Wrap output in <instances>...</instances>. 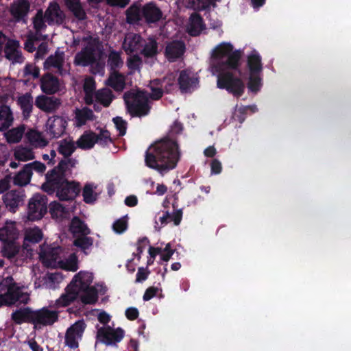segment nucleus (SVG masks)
<instances>
[{
  "instance_id": "obj_1",
  "label": "nucleus",
  "mask_w": 351,
  "mask_h": 351,
  "mask_svg": "<svg viewBox=\"0 0 351 351\" xmlns=\"http://www.w3.org/2000/svg\"><path fill=\"white\" fill-rule=\"evenodd\" d=\"M242 55L241 50L233 51V46L229 43L219 45L212 54L211 69L213 73L217 75V87L227 90L237 98L243 95L245 86L242 79L234 75L232 71L241 73Z\"/></svg>"
},
{
  "instance_id": "obj_2",
  "label": "nucleus",
  "mask_w": 351,
  "mask_h": 351,
  "mask_svg": "<svg viewBox=\"0 0 351 351\" xmlns=\"http://www.w3.org/2000/svg\"><path fill=\"white\" fill-rule=\"evenodd\" d=\"M182 131V124L176 121L171 127L168 137L151 145L146 150L145 165L161 174L173 169L180 158L176 136L181 134Z\"/></svg>"
},
{
  "instance_id": "obj_3",
  "label": "nucleus",
  "mask_w": 351,
  "mask_h": 351,
  "mask_svg": "<svg viewBox=\"0 0 351 351\" xmlns=\"http://www.w3.org/2000/svg\"><path fill=\"white\" fill-rule=\"evenodd\" d=\"M48 195L56 193L60 201L73 200L80 192V184L75 181L64 179H51L45 181L41 186Z\"/></svg>"
},
{
  "instance_id": "obj_4",
  "label": "nucleus",
  "mask_w": 351,
  "mask_h": 351,
  "mask_svg": "<svg viewBox=\"0 0 351 351\" xmlns=\"http://www.w3.org/2000/svg\"><path fill=\"white\" fill-rule=\"evenodd\" d=\"M123 97L127 111L131 117H143L150 113L152 104L145 91L127 92Z\"/></svg>"
},
{
  "instance_id": "obj_5",
  "label": "nucleus",
  "mask_w": 351,
  "mask_h": 351,
  "mask_svg": "<svg viewBox=\"0 0 351 351\" xmlns=\"http://www.w3.org/2000/svg\"><path fill=\"white\" fill-rule=\"evenodd\" d=\"M47 199L41 194H35L28 204V218L35 221L40 219L47 213Z\"/></svg>"
},
{
  "instance_id": "obj_6",
  "label": "nucleus",
  "mask_w": 351,
  "mask_h": 351,
  "mask_svg": "<svg viewBox=\"0 0 351 351\" xmlns=\"http://www.w3.org/2000/svg\"><path fill=\"white\" fill-rule=\"evenodd\" d=\"M124 337V330L121 328L113 329L110 326L101 327L97 332V339L106 346L115 345Z\"/></svg>"
},
{
  "instance_id": "obj_7",
  "label": "nucleus",
  "mask_w": 351,
  "mask_h": 351,
  "mask_svg": "<svg viewBox=\"0 0 351 351\" xmlns=\"http://www.w3.org/2000/svg\"><path fill=\"white\" fill-rule=\"evenodd\" d=\"M86 327V324L84 319H80L68 328L65 334V344L70 348H77L79 347L77 339L82 338Z\"/></svg>"
},
{
  "instance_id": "obj_8",
  "label": "nucleus",
  "mask_w": 351,
  "mask_h": 351,
  "mask_svg": "<svg viewBox=\"0 0 351 351\" xmlns=\"http://www.w3.org/2000/svg\"><path fill=\"white\" fill-rule=\"evenodd\" d=\"M5 284L8 287L7 291L4 294L0 295V304L5 306H11L20 300L22 293L14 282L12 277H8L5 279Z\"/></svg>"
},
{
  "instance_id": "obj_9",
  "label": "nucleus",
  "mask_w": 351,
  "mask_h": 351,
  "mask_svg": "<svg viewBox=\"0 0 351 351\" xmlns=\"http://www.w3.org/2000/svg\"><path fill=\"white\" fill-rule=\"evenodd\" d=\"M58 320V313L51 311L47 307L34 311L33 325L36 328L39 326H52Z\"/></svg>"
},
{
  "instance_id": "obj_10",
  "label": "nucleus",
  "mask_w": 351,
  "mask_h": 351,
  "mask_svg": "<svg viewBox=\"0 0 351 351\" xmlns=\"http://www.w3.org/2000/svg\"><path fill=\"white\" fill-rule=\"evenodd\" d=\"M67 126L66 120L62 117L53 116L48 119L47 132L52 138H58L64 134Z\"/></svg>"
},
{
  "instance_id": "obj_11",
  "label": "nucleus",
  "mask_w": 351,
  "mask_h": 351,
  "mask_svg": "<svg viewBox=\"0 0 351 351\" xmlns=\"http://www.w3.org/2000/svg\"><path fill=\"white\" fill-rule=\"evenodd\" d=\"M25 194L22 190H11L3 195V201L5 207L12 213L24 203Z\"/></svg>"
},
{
  "instance_id": "obj_12",
  "label": "nucleus",
  "mask_w": 351,
  "mask_h": 351,
  "mask_svg": "<svg viewBox=\"0 0 351 351\" xmlns=\"http://www.w3.org/2000/svg\"><path fill=\"white\" fill-rule=\"evenodd\" d=\"M143 41V38L141 35L134 32H129L125 36L122 47L126 54L130 56L141 49Z\"/></svg>"
},
{
  "instance_id": "obj_13",
  "label": "nucleus",
  "mask_w": 351,
  "mask_h": 351,
  "mask_svg": "<svg viewBox=\"0 0 351 351\" xmlns=\"http://www.w3.org/2000/svg\"><path fill=\"white\" fill-rule=\"evenodd\" d=\"M95 46L88 44L78 52L74 58V64L78 66H87L96 62Z\"/></svg>"
},
{
  "instance_id": "obj_14",
  "label": "nucleus",
  "mask_w": 351,
  "mask_h": 351,
  "mask_svg": "<svg viewBox=\"0 0 351 351\" xmlns=\"http://www.w3.org/2000/svg\"><path fill=\"white\" fill-rule=\"evenodd\" d=\"M186 51V45L182 40H173L167 44L165 56L171 62H175L180 58Z\"/></svg>"
},
{
  "instance_id": "obj_15",
  "label": "nucleus",
  "mask_w": 351,
  "mask_h": 351,
  "mask_svg": "<svg viewBox=\"0 0 351 351\" xmlns=\"http://www.w3.org/2000/svg\"><path fill=\"white\" fill-rule=\"evenodd\" d=\"M19 48V42L16 40L9 39L5 45V57L13 64H21L24 61V58Z\"/></svg>"
},
{
  "instance_id": "obj_16",
  "label": "nucleus",
  "mask_w": 351,
  "mask_h": 351,
  "mask_svg": "<svg viewBox=\"0 0 351 351\" xmlns=\"http://www.w3.org/2000/svg\"><path fill=\"white\" fill-rule=\"evenodd\" d=\"M198 83V79L191 75L187 69L182 70L178 78V84L182 93H191Z\"/></svg>"
},
{
  "instance_id": "obj_17",
  "label": "nucleus",
  "mask_w": 351,
  "mask_h": 351,
  "mask_svg": "<svg viewBox=\"0 0 351 351\" xmlns=\"http://www.w3.org/2000/svg\"><path fill=\"white\" fill-rule=\"evenodd\" d=\"M45 18L49 25H60L64 22L65 15L58 3L51 2L45 12Z\"/></svg>"
},
{
  "instance_id": "obj_18",
  "label": "nucleus",
  "mask_w": 351,
  "mask_h": 351,
  "mask_svg": "<svg viewBox=\"0 0 351 351\" xmlns=\"http://www.w3.org/2000/svg\"><path fill=\"white\" fill-rule=\"evenodd\" d=\"M141 14L148 24L156 23L162 17V12L153 2L147 3L142 7Z\"/></svg>"
},
{
  "instance_id": "obj_19",
  "label": "nucleus",
  "mask_w": 351,
  "mask_h": 351,
  "mask_svg": "<svg viewBox=\"0 0 351 351\" xmlns=\"http://www.w3.org/2000/svg\"><path fill=\"white\" fill-rule=\"evenodd\" d=\"M60 99L55 97L40 95L36 97L35 105L41 110L51 113L55 112L60 106Z\"/></svg>"
},
{
  "instance_id": "obj_20",
  "label": "nucleus",
  "mask_w": 351,
  "mask_h": 351,
  "mask_svg": "<svg viewBox=\"0 0 351 351\" xmlns=\"http://www.w3.org/2000/svg\"><path fill=\"white\" fill-rule=\"evenodd\" d=\"M40 88L43 93L52 95L60 90V82L57 77L47 73L40 78Z\"/></svg>"
},
{
  "instance_id": "obj_21",
  "label": "nucleus",
  "mask_w": 351,
  "mask_h": 351,
  "mask_svg": "<svg viewBox=\"0 0 351 351\" xmlns=\"http://www.w3.org/2000/svg\"><path fill=\"white\" fill-rule=\"evenodd\" d=\"M78 295L77 289L70 282L65 289V293L56 301V305L58 308L68 306L77 298Z\"/></svg>"
},
{
  "instance_id": "obj_22",
  "label": "nucleus",
  "mask_w": 351,
  "mask_h": 351,
  "mask_svg": "<svg viewBox=\"0 0 351 351\" xmlns=\"http://www.w3.org/2000/svg\"><path fill=\"white\" fill-rule=\"evenodd\" d=\"M34 310L30 307H22L14 311L11 314V319L15 324L21 325L23 323L33 324Z\"/></svg>"
},
{
  "instance_id": "obj_23",
  "label": "nucleus",
  "mask_w": 351,
  "mask_h": 351,
  "mask_svg": "<svg viewBox=\"0 0 351 351\" xmlns=\"http://www.w3.org/2000/svg\"><path fill=\"white\" fill-rule=\"evenodd\" d=\"M64 62V53L56 51L53 55L49 56L44 62L43 66L46 70L51 68L57 69L60 75L63 74V64Z\"/></svg>"
},
{
  "instance_id": "obj_24",
  "label": "nucleus",
  "mask_w": 351,
  "mask_h": 351,
  "mask_svg": "<svg viewBox=\"0 0 351 351\" xmlns=\"http://www.w3.org/2000/svg\"><path fill=\"white\" fill-rule=\"evenodd\" d=\"M246 66L249 73H263L262 58L258 52L253 50L247 57Z\"/></svg>"
},
{
  "instance_id": "obj_25",
  "label": "nucleus",
  "mask_w": 351,
  "mask_h": 351,
  "mask_svg": "<svg viewBox=\"0 0 351 351\" xmlns=\"http://www.w3.org/2000/svg\"><path fill=\"white\" fill-rule=\"evenodd\" d=\"M106 84L117 92H121L125 87V76L118 71L110 72Z\"/></svg>"
},
{
  "instance_id": "obj_26",
  "label": "nucleus",
  "mask_w": 351,
  "mask_h": 351,
  "mask_svg": "<svg viewBox=\"0 0 351 351\" xmlns=\"http://www.w3.org/2000/svg\"><path fill=\"white\" fill-rule=\"evenodd\" d=\"M30 4L27 0H18L12 5L10 12L14 18L19 21L27 16Z\"/></svg>"
},
{
  "instance_id": "obj_27",
  "label": "nucleus",
  "mask_w": 351,
  "mask_h": 351,
  "mask_svg": "<svg viewBox=\"0 0 351 351\" xmlns=\"http://www.w3.org/2000/svg\"><path fill=\"white\" fill-rule=\"evenodd\" d=\"M93 281L92 274L88 271H80L75 274L71 283L80 291V289L91 287L90 284Z\"/></svg>"
},
{
  "instance_id": "obj_28",
  "label": "nucleus",
  "mask_w": 351,
  "mask_h": 351,
  "mask_svg": "<svg viewBox=\"0 0 351 351\" xmlns=\"http://www.w3.org/2000/svg\"><path fill=\"white\" fill-rule=\"evenodd\" d=\"M69 230L74 237L83 234H90L91 232L88 226L79 217H74L71 219Z\"/></svg>"
},
{
  "instance_id": "obj_29",
  "label": "nucleus",
  "mask_w": 351,
  "mask_h": 351,
  "mask_svg": "<svg viewBox=\"0 0 351 351\" xmlns=\"http://www.w3.org/2000/svg\"><path fill=\"white\" fill-rule=\"evenodd\" d=\"M190 21L189 34L192 36H199L206 28L202 17L197 13H193L190 16Z\"/></svg>"
},
{
  "instance_id": "obj_30",
  "label": "nucleus",
  "mask_w": 351,
  "mask_h": 351,
  "mask_svg": "<svg viewBox=\"0 0 351 351\" xmlns=\"http://www.w3.org/2000/svg\"><path fill=\"white\" fill-rule=\"evenodd\" d=\"M69 165L66 164V158L62 159L58 165L51 170L49 171L45 175V180L52 179H64L66 178V171L68 169Z\"/></svg>"
},
{
  "instance_id": "obj_31",
  "label": "nucleus",
  "mask_w": 351,
  "mask_h": 351,
  "mask_svg": "<svg viewBox=\"0 0 351 351\" xmlns=\"http://www.w3.org/2000/svg\"><path fill=\"white\" fill-rule=\"evenodd\" d=\"M17 237L18 232L14 223H6L0 228V240L3 243L14 241Z\"/></svg>"
},
{
  "instance_id": "obj_32",
  "label": "nucleus",
  "mask_w": 351,
  "mask_h": 351,
  "mask_svg": "<svg viewBox=\"0 0 351 351\" xmlns=\"http://www.w3.org/2000/svg\"><path fill=\"white\" fill-rule=\"evenodd\" d=\"M13 114L11 109L6 105L0 106V131L9 128L13 123Z\"/></svg>"
},
{
  "instance_id": "obj_33",
  "label": "nucleus",
  "mask_w": 351,
  "mask_h": 351,
  "mask_svg": "<svg viewBox=\"0 0 351 351\" xmlns=\"http://www.w3.org/2000/svg\"><path fill=\"white\" fill-rule=\"evenodd\" d=\"M65 5L78 20L83 21L86 19V14L81 4L80 0H65Z\"/></svg>"
},
{
  "instance_id": "obj_34",
  "label": "nucleus",
  "mask_w": 351,
  "mask_h": 351,
  "mask_svg": "<svg viewBox=\"0 0 351 351\" xmlns=\"http://www.w3.org/2000/svg\"><path fill=\"white\" fill-rule=\"evenodd\" d=\"M97 142L95 140V132H85L77 141V146L82 149H90L94 147Z\"/></svg>"
},
{
  "instance_id": "obj_35",
  "label": "nucleus",
  "mask_w": 351,
  "mask_h": 351,
  "mask_svg": "<svg viewBox=\"0 0 351 351\" xmlns=\"http://www.w3.org/2000/svg\"><path fill=\"white\" fill-rule=\"evenodd\" d=\"M80 291L84 292L80 297L84 304H94L97 302L98 292L95 287L80 289Z\"/></svg>"
},
{
  "instance_id": "obj_36",
  "label": "nucleus",
  "mask_w": 351,
  "mask_h": 351,
  "mask_svg": "<svg viewBox=\"0 0 351 351\" xmlns=\"http://www.w3.org/2000/svg\"><path fill=\"white\" fill-rule=\"evenodd\" d=\"M263 73H249L247 88L249 92L256 94L263 86Z\"/></svg>"
},
{
  "instance_id": "obj_37",
  "label": "nucleus",
  "mask_w": 351,
  "mask_h": 351,
  "mask_svg": "<svg viewBox=\"0 0 351 351\" xmlns=\"http://www.w3.org/2000/svg\"><path fill=\"white\" fill-rule=\"evenodd\" d=\"M32 176V172L26 168L25 164L23 169L14 176L13 183L19 186H26L30 182Z\"/></svg>"
},
{
  "instance_id": "obj_38",
  "label": "nucleus",
  "mask_w": 351,
  "mask_h": 351,
  "mask_svg": "<svg viewBox=\"0 0 351 351\" xmlns=\"http://www.w3.org/2000/svg\"><path fill=\"white\" fill-rule=\"evenodd\" d=\"M158 47L157 41L154 38H149L148 42L141 49V53L147 58H154L158 53Z\"/></svg>"
},
{
  "instance_id": "obj_39",
  "label": "nucleus",
  "mask_w": 351,
  "mask_h": 351,
  "mask_svg": "<svg viewBox=\"0 0 351 351\" xmlns=\"http://www.w3.org/2000/svg\"><path fill=\"white\" fill-rule=\"evenodd\" d=\"M94 113L93 110L87 107L82 109H77L75 112V119L77 126H82L86 124L87 121L94 119Z\"/></svg>"
},
{
  "instance_id": "obj_40",
  "label": "nucleus",
  "mask_w": 351,
  "mask_h": 351,
  "mask_svg": "<svg viewBox=\"0 0 351 351\" xmlns=\"http://www.w3.org/2000/svg\"><path fill=\"white\" fill-rule=\"evenodd\" d=\"M21 247L14 241L3 243L2 254L10 260L14 258L20 252Z\"/></svg>"
},
{
  "instance_id": "obj_41",
  "label": "nucleus",
  "mask_w": 351,
  "mask_h": 351,
  "mask_svg": "<svg viewBox=\"0 0 351 351\" xmlns=\"http://www.w3.org/2000/svg\"><path fill=\"white\" fill-rule=\"evenodd\" d=\"M125 16L128 23H138L142 18L141 9L136 4H132L125 11Z\"/></svg>"
},
{
  "instance_id": "obj_42",
  "label": "nucleus",
  "mask_w": 351,
  "mask_h": 351,
  "mask_svg": "<svg viewBox=\"0 0 351 351\" xmlns=\"http://www.w3.org/2000/svg\"><path fill=\"white\" fill-rule=\"evenodd\" d=\"M60 247L49 248L41 252L40 256L44 263L51 265L56 263L60 258Z\"/></svg>"
},
{
  "instance_id": "obj_43",
  "label": "nucleus",
  "mask_w": 351,
  "mask_h": 351,
  "mask_svg": "<svg viewBox=\"0 0 351 351\" xmlns=\"http://www.w3.org/2000/svg\"><path fill=\"white\" fill-rule=\"evenodd\" d=\"M114 99L112 92L109 89L99 90L95 94V100L104 107H108Z\"/></svg>"
},
{
  "instance_id": "obj_44",
  "label": "nucleus",
  "mask_w": 351,
  "mask_h": 351,
  "mask_svg": "<svg viewBox=\"0 0 351 351\" xmlns=\"http://www.w3.org/2000/svg\"><path fill=\"white\" fill-rule=\"evenodd\" d=\"M76 149V146L73 141L63 139L60 141L58 152L62 155L64 158L70 157Z\"/></svg>"
},
{
  "instance_id": "obj_45",
  "label": "nucleus",
  "mask_w": 351,
  "mask_h": 351,
  "mask_svg": "<svg viewBox=\"0 0 351 351\" xmlns=\"http://www.w3.org/2000/svg\"><path fill=\"white\" fill-rule=\"evenodd\" d=\"M88 234L80 235L75 237L73 245L80 248L83 252L86 253V250H88L93 245V239L88 237Z\"/></svg>"
},
{
  "instance_id": "obj_46",
  "label": "nucleus",
  "mask_w": 351,
  "mask_h": 351,
  "mask_svg": "<svg viewBox=\"0 0 351 351\" xmlns=\"http://www.w3.org/2000/svg\"><path fill=\"white\" fill-rule=\"evenodd\" d=\"M18 103L24 115L29 116L33 108V98L30 94H25L19 97Z\"/></svg>"
},
{
  "instance_id": "obj_47",
  "label": "nucleus",
  "mask_w": 351,
  "mask_h": 351,
  "mask_svg": "<svg viewBox=\"0 0 351 351\" xmlns=\"http://www.w3.org/2000/svg\"><path fill=\"white\" fill-rule=\"evenodd\" d=\"M151 89V93L149 94V98L153 100H158L163 96V89L162 81L159 79H155L150 82L149 85Z\"/></svg>"
},
{
  "instance_id": "obj_48",
  "label": "nucleus",
  "mask_w": 351,
  "mask_h": 351,
  "mask_svg": "<svg viewBox=\"0 0 351 351\" xmlns=\"http://www.w3.org/2000/svg\"><path fill=\"white\" fill-rule=\"evenodd\" d=\"M14 158L18 160L27 161L34 158V154L31 148L19 147L14 151Z\"/></svg>"
},
{
  "instance_id": "obj_49",
  "label": "nucleus",
  "mask_w": 351,
  "mask_h": 351,
  "mask_svg": "<svg viewBox=\"0 0 351 351\" xmlns=\"http://www.w3.org/2000/svg\"><path fill=\"white\" fill-rule=\"evenodd\" d=\"M24 128L23 127H18L13 128L8 132L6 134V139L9 143H19L23 135Z\"/></svg>"
},
{
  "instance_id": "obj_50",
  "label": "nucleus",
  "mask_w": 351,
  "mask_h": 351,
  "mask_svg": "<svg viewBox=\"0 0 351 351\" xmlns=\"http://www.w3.org/2000/svg\"><path fill=\"white\" fill-rule=\"evenodd\" d=\"M95 140H97L96 143L102 147L113 143V140L110 136V132L107 130H101L98 134L95 133Z\"/></svg>"
},
{
  "instance_id": "obj_51",
  "label": "nucleus",
  "mask_w": 351,
  "mask_h": 351,
  "mask_svg": "<svg viewBox=\"0 0 351 351\" xmlns=\"http://www.w3.org/2000/svg\"><path fill=\"white\" fill-rule=\"evenodd\" d=\"M43 232L39 228H34L27 231L25 234V241L32 243H38L43 239Z\"/></svg>"
},
{
  "instance_id": "obj_52",
  "label": "nucleus",
  "mask_w": 351,
  "mask_h": 351,
  "mask_svg": "<svg viewBox=\"0 0 351 351\" xmlns=\"http://www.w3.org/2000/svg\"><path fill=\"white\" fill-rule=\"evenodd\" d=\"M82 196L85 203L93 204L97 199L94 193L93 186L90 184H86L82 191Z\"/></svg>"
},
{
  "instance_id": "obj_53",
  "label": "nucleus",
  "mask_w": 351,
  "mask_h": 351,
  "mask_svg": "<svg viewBox=\"0 0 351 351\" xmlns=\"http://www.w3.org/2000/svg\"><path fill=\"white\" fill-rule=\"evenodd\" d=\"M45 14L42 10H38L33 19L34 28L36 32H40L45 29L47 26L45 23Z\"/></svg>"
},
{
  "instance_id": "obj_54",
  "label": "nucleus",
  "mask_w": 351,
  "mask_h": 351,
  "mask_svg": "<svg viewBox=\"0 0 351 351\" xmlns=\"http://www.w3.org/2000/svg\"><path fill=\"white\" fill-rule=\"evenodd\" d=\"M49 213L52 218H59L64 213V207L58 202H52L49 204Z\"/></svg>"
},
{
  "instance_id": "obj_55",
  "label": "nucleus",
  "mask_w": 351,
  "mask_h": 351,
  "mask_svg": "<svg viewBox=\"0 0 351 351\" xmlns=\"http://www.w3.org/2000/svg\"><path fill=\"white\" fill-rule=\"evenodd\" d=\"M123 64L120 55L116 51H112L108 58V64L110 65L112 71H117Z\"/></svg>"
},
{
  "instance_id": "obj_56",
  "label": "nucleus",
  "mask_w": 351,
  "mask_h": 351,
  "mask_svg": "<svg viewBox=\"0 0 351 351\" xmlns=\"http://www.w3.org/2000/svg\"><path fill=\"white\" fill-rule=\"evenodd\" d=\"M209 0H187L188 7L194 10H204L209 8Z\"/></svg>"
},
{
  "instance_id": "obj_57",
  "label": "nucleus",
  "mask_w": 351,
  "mask_h": 351,
  "mask_svg": "<svg viewBox=\"0 0 351 351\" xmlns=\"http://www.w3.org/2000/svg\"><path fill=\"white\" fill-rule=\"evenodd\" d=\"M128 68L132 71H139L142 64V59L138 54H134L127 60Z\"/></svg>"
},
{
  "instance_id": "obj_58",
  "label": "nucleus",
  "mask_w": 351,
  "mask_h": 351,
  "mask_svg": "<svg viewBox=\"0 0 351 351\" xmlns=\"http://www.w3.org/2000/svg\"><path fill=\"white\" fill-rule=\"evenodd\" d=\"M113 123L119 131V136H123L125 134L127 130V122L121 117H116L112 119Z\"/></svg>"
},
{
  "instance_id": "obj_59",
  "label": "nucleus",
  "mask_w": 351,
  "mask_h": 351,
  "mask_svg": "<svg viewBox=\"0 0 351 351\" xmlns=\"http://www.w3.org/2000/svg\"><path fill=\"white\" fill-rule=\"evenodd\" d=\"M28 138L32 144H35L39 147H45L48 143V142L41 136L39 132H35L33 134H29Z\"/></svg>"
},
{
  "instance_id": "obj_60",
  "label": "nucleus",
  "mask_w": 351,
  "mask_h": 351,
  "mask_svg": "<svg viewBox=\"0 0 351 351\" xmlns=\"http://www.w3.org/2000/svg\"><path fill=\"white\" fill-rule=\"evenodd\" d=\"M128 228V222L125 217L120 218L116 220L113 225V230L118 234H121L126 230Z\"/></svg>"
},
{
  "instance_id": "obj_61",
  "label": "nucleus",
  "mask_w": 351,
  "mask_h": 351,
  "mask_svg": "<svg viewBox=\"0 0 351 351\" xmlns=\"http://www.w3.org/2000/svg\"><path fill=\"white\" fill-rule=\"evenodd\" d=\"M26 168L29 169L33 173V171L39 173H43L46 170V166L44 163L35 160L32 162L26 164Z\"/></svg>"
},
{
  "instance_id": "obj_62",
  "label": "nucleus",
  "mask_w": 351,
  "mask_h": 351,
  "mask_svg": "<svg viewBox=\"0 0 351 351\" xmlns=\"http://www.w3.org/2000/svg\"><path fill=\"white\" fill-rule=\"evenodd\" d=\"M247 108L245 106H241L237 109H236L232 117L235 121H239L240 123L244 122L246 119V114L247 112Z\"/></svg>"
},
{
  "instance_id": "obj_63",
  "label": "nucleus",
  "mask_w": 351,
  "mask_h": 351,
  "mask_svg": "<svg viewBox=\"0 0 351 351\" xmlns=\"http://www.w3.org/2000/svg\"><path fill=\"white\" fill-rule=\"evenodd\" d=\"M149 244V241L147 237L139 239L137 242V254L133 253V255L137 256L138 260H140L141 254L143 252L146 245Z\"/></svg>"
},
{
  "instance_id": "obj_64",
  "label": "nucleus",
  "mask_w": 351,
  "mask_h": 351,
  "mask_svg": "<svg viewBox=\"0 0 351 351\" xmlns=\"http://www.w3.org/2000/svg\"><path fill=\"white\" fill-rule=\"evenodd\" d=\"M95 90V82L93 79H86L84 84V90L86 95H91Z\"/></svg>"
}]
</instances>
